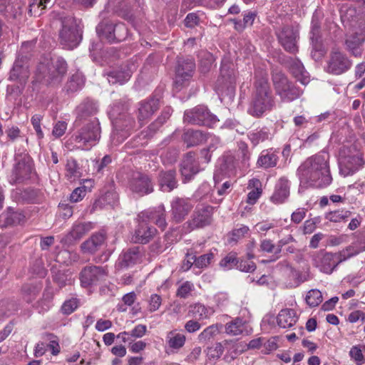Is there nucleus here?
<instances>
[{
    "mask_svg": "<svg viewBox=\"0 0 365 365\" xmlns=\"http://www.w3.org/2000/svg\"><path fill=\"white\" fill-rule=\"evenodd\" d=\"M329 155L321 152L308 158L297 169L301 183L315 187H324L332 181L330 173Z\"/></svg>",
    "mask_w": 365,
    "mask_h": 365,
    "instance_id": "obj_1",
    "label": "nucleus"
},
{
    "mask_svg": "<svg viewBox=\"0 0 365 365\" xmlns=\"http://www.w3.org/2000/svg\"><path fill=\"white\" fill-rule=\"evenodd\" d=\"M275 106L274 97L267 76L257 77L247 112L253 117L260 118Z\"/></svg>",
    "mask_w": 365,
    "mask_h": 365,
    "instance_id": "obj_2",
    "label": "nucleus"
},
{
    "mask_svg": "<svg viewBox=\"0 0 365 365\" xmlns=\"http://www.w3.org/2000/svg\"><path fill=\"white\" fill-rule=\"evenodd\" d=\"M75 126L77 130L73 134L71 140L78 148L88 150L99 142L101 128L97 118L81 122L80 125L75 123Z\"/></svg>",
    "mask_w": 365,
    "mask_h": 365,
    "instance_id": "obj_3",
    "label": "nucleus"
},
{
    "mask_svg": "<svg viewBox=\"0 0 365 365\" xmlns=\"http://www.w3.org/2000/svg\"><path fill=\"white\" fill-rule=\"evenodd\" d=\"M67 72V63L61 57L56 59L44 58L37 67L38 78L48 83H59Z\"/></svg>",
    "mask_w": 365,
    "mask_h": 365,
    "instance_id": "obj_4",
    "label": "nucleus"
},
{
    "mask_svg": "<svg viewBox=\"0 0 365 365\" xmlns=\"http://www.w3.org/2000/svg\"><path fill=\"white\" fill-rule=\"evenodd\" d=\"M272 82L275 93L282 102L294 101L302 94V90L281 72L273 73Z\"/></svg>",
    "mask_w": 365,
    "mask_h": 365,
    "instance_id": "obj_5",
    "label": "nucleus"
},
{
    "mask_svg": "<svg viewBox=\"0 0 365 365\" xmlns=\"http://www.w3.org/2000/svg\"><path fill=\"white\" fill-rule=\"evenodd\" d=\"M60 22L59 43L66 49H73L77 47L81 39L75 19L71 16H65L61 18Z\"/></svg>",
    "mask_w": 365,
    "mask_h": 365,
    "instance_id": "obj_6",
    "label": "nucleus"
},
{
    "mask_svg": "<svg viewBox=\"0 0 365 365\" xmlns=\"http://www.w3.org/2000/svg\"><path fill=\"white\" fill-rule=\"evenodd\" d=\"M15 163L9 176L11 184L20 183L31 178L34 172V165L31 157L26 153L15 155Z\"/></svg>",
    "mask_w": 365,
    "mask_h": 365,
    "instance_id": "obj_7",
    "label": "nucleus"
},
{
    "mask_svg": "<svg viewBox=\"0 0 365 365\" xmlns=\"http://www.w3.org/2000/svg\"><path fill=\"white\" fill-rule=\"evenodd\" d=\"M351 153V149L348 148H343L339 152V172L344 177L353 175L364 164L362 155L359 152Z\"/></svg>",
    "mask_w": 365,
    "mask_h": 365,
    "instance_id": "obj_8",
    "label": "nucleus"
},
{
    "mask_svg": "<svg viewBox=\"0 0 365 365\" xmlns=\"http://www.w3.org/2000/svg\"><path fill=\"white\" fill-rule=\"evenodd\" d=\"M184 121L191 124L213 127L219 120L206 107L198 106L185 112Z\"/></svg>",
    "mask_w": 365,
    "mask_h": 365,
    "instance_id": "obj_9",
    "label": "nucleus"
},
{
    "mask_svg": "<svg viewBox=\"0 0 365 365\" xmlns=\"http://www.w3.org/2000/svg\"><path fill=\"white\" fill-rule=\"evenodd\" d=\"M213 207L210 205L197 206L191 216V219L183 225L186 232L194 229L201 228L208 225L212 222Z\"/></svg>",
    "mask_w": 365,
    "mask_h": 365,
    "instance_id": "obj_10",
    "label": "nucleus"
},
{
    "mask_svg": "<svg viewBox=\"0 0 365 365\" xmlns=\"http://www.w3.org/2000/svg\"><path fill=\"white\" fill-rule=\"evenodd\" d=\"M107 275L108 271L103 267L86 266L81 269L79 274L81 285L84 288L96 285L98 282L105 280Z\"/></svg>",
    "mask_w": 365,
    "mask_h": 365,
    "instance_id": "obj_11",
    "label": "nucleus"
},
{
    "mask_svg": "<svg viewBox=\"0 0 365 365\" xmlns=\"http://www.w3.org/2000/svg\"><path fill=\"white\" fill-rule=\"evenodd\" d=\"M313 264L326 274H331L341 263L336 253L319 252L312 257Z\"/></svg>",
    "mask_w": 365,
    "mask_h": 365,
    "instance_id": "obj_12",
    "label": "nucleus"
},
{
    "mask_svg": "<svg viewBox=\"0 0 365 365\" xmlns=\"http://www.w3.org/2000/svg\"><path fill=\"white\" fill-rule=\"evenodd\" d=\"M279 43L288 52L294 53L298 51L297 45L298 31L293 26H285L277 32Z\"/></svg>",
    "mask_w": 365,
    "mask_h": 365,
    "instance_id": "obj_13",
    "label": "nucleus"
},
{
    "mask_svg": "<svg viewBox=\"0 0 365 365\" xmlns=\"http://www.w3.org/2000/svg\"><path fill=\"white\" fill-rule=\"evenodd\" d=\"M351 66V61L344 53L333 51L328 61L327 71L334 75H340L349 71Z\"/></svg>",
    "mask_w": 365,
    "mask_h": 365,
    "instance_id": "obj_14",
    "label": "nucleus"
},
{
    "mask_svg": "<svg viewBox=\"0 0 365 365\" xmlns=\"http://www.w3.org/2000/svg\"><path fill=\"white\" fill-rule=\"evenodd\" d=\"M130 189L140 195H148L153 191V183L150 178L140 172L133 173L129 180Z\"/></svg>",
    "mask_w": 365,
    "mask_h": 365,
    "instance_id": "obj_15",
    "label": "nucleus"
},
{
    "mask_svg": "<svg viewBox=\"0 0 365 365\" xmlns=\"http://www.w3.org/2000/svg\"><path fill=\"white\" fill-rule=\"evenodd\" d=\"M193 206L189 198H174L170 203L172 219L178 223L183 221Z\"/></svg>",
    "mask_w": 365,
    "mask_h": 365,
    "instance_id": "obj_16",
    "label": "nucleus"
},
{
    "mask_svg": "<svg viewBox=\"0 0 365 365\" xmlns=\"http://www.w3.org/2000/svg\"><path fill=\"white\" fill-rule=\"evenodd\" d=\"M30 72L29 66L25 61L21 59H16L9 72L8 80L16 83L18 88H23L26 85Z\"/></svg>",
    "mask_w": 365,
    "mask_h": 365,
    "instance_id": "obj_17",
    "label": "nucleus"
},
{
    "mask_svg": "<svg viewBox=\"0 0 365 365\" xmlns=\"http://www.w3.org/2000/svg\"><path fill=\"white\" fill-rule=\"evenodd\" d=\"M195 68V64L190 59L179 60L178 61L175 80L177 88H181L186 85L187 82L191 79Z\"/></svg>",
    "mask_w": 365,
    "mask_h": 365,
    "instance_id": "obj_18",
    "label": "nucleus"
},
{
    "mask_svg": "<svg viewBox=\"0 0 365 365\" xmlns=\"http://www.w3.org/2000/svg\"><path fill=\"white\" fill-rule=\"evenodd\" d=\"M165 215L164 205H160L156 207L140 212L138 215V219L145 220L147 222H153L164 230L167 226Z\"/></svg>",
    "mask_w": 365,
    "mask_h": 365,
    "instance_id": "obj_19",
    "label": "nucleus"
},
{
    "mask_svg": "<svg viewBox=\"0 0 365 365\" xmlns=\"http://www.w3.org/2000/svg\"><path fill=\"white\" fill-rule=\"evenodd\" d=\"M235 73L234 66L229 61H222L220 73L216 81V88L217 90L222 91L225 88H229L235 83Z\"/></svg>",
    "mask_w": 365,
    "mask_h": 365,
    "instance_id": "obj_20",
    "label": "nucleus"
},
{
    "mask_svg": "<svg viewBox=\"0 0 365 365\" xmlns=\"http://www.w3.org/2000/svg\"><path fill=\"white\" fill-rule=\"evenodd\" d=\"M117 112V108L115 106L113 107L110 110V115L113 118L114 135H118V132L121 130L125 133L123 134V137L126 138L128 135V131L133 128L135 121L128 113H122L119 116H115Z\"/></svg>",
    "mask_w": 365,
    "mask_h": 365,
    "instance_id": "obj_21",
    "label": "nucleus"
},
{
    "mask_svg": "<svg viewBox=\"0 0 365 365\" xmlns=\"http://www.w3.org/2000/svg\"><path fill=\"white\" fill-rule=\"evenodd\" d=\"M157 230L145 220L139 219L132 240L135 243L146 244L156 235Z\"/></svg>",
    "mask_w": 365,
    "mask_h": 365,
    "instance_id": "obj_22",
    "label": "nucleus"
},
{
    "mask_svg": "<svg viewBox=\"0 0 365 365\" xmlns=\"http://www.w3.org/2000/svg\"><path fill=\"white\" fill-rule=\"evenodd\" d=\"M180 172L184 182L190 181L200 172L198 163L195 160L192 153H187L184 158L180 165Z\"/></svg>",
    "mask_w": 365,
    "mask_h": 365,
    "instance_id": "obj_23",
    "label": "nucleus"
},
{
    "mask_svg": "<svg viewBox=\"0 0 365 365\" xmlns=\"http://www.w3.org/2000/svg\"><path fill=\"white\" fill-rule=\"evenodd\" d=\"M159 108V99L155 97L142 101L138 104V119L140 125L150 118Z\"/></svg>",
    "mask_w": 365,
    "mask_h": 365,
    "instance_id": "obj_24",
    "label": "nucleus"
},
{
    "mask_svg": "<svg viewBox=\"0 0 365 365\" xmlns=\"http://www.w3.org/2000/svg\"><path fill=\"white\" fill-rule=\"evenodd\" d=\"M97 112L98 106L95 102L90 100L83 101L77 108V118L75 123L80 125L81 122L88 120L91 118H96L94 115Z\"/></svg>",
    "mask_w": 365,
    "mask_h": 365,
    "instance_id": "obj_25",
    "label": "nucleus"
},
{
    "mask_svg": "<svg viewBox=\"0 0 365 365\" xmlns=\"http://www.w3.org/2000/svg\"><path fill=\"white\" fill-rule=\"evenodd\" d=\"M283 275L287 279L286 283L289 287H297L304 281L301 273L293 268L287 262L281 264Z\"/></svg>",
    "mask_w": 365,
    "mask_h": 365,
    "instance_id": "obj_26",
    "label": "nucleus"
},
{
    "mask_svg": "<svg viewBox=\"0 0 365 365\" xmlns=\"http://www.w3.org/2000/svg\"><path fill=\"white\" fill-rule=\"evenodd\" d=\"M364 251H365V240L359 239L336 254L341 262H343Z\"/></svg>",
    "mask_w": 365,
    "mask_h": 365,
    "instance_id": "obj_27",
    "label": "nucleus"
},
{
    "mask_svg": "<svg viewBox=\"0 0 365 365\" xmlns=\"http://www.w3.org/2000/svg\"><path fill=\"white\" fill-rule=\"evenodd\" d=\"M289 195V182L285 178H281L275 185V190L271 197V200L280 204L284 202Z\"/></svg>",
    "mask_w": 365,
    "mask_h": 365,
    "instance_id": "obj_28",
    "label": "nucleus"
},
{
    "mask_svg": "<svg viewBox=\"0 0 365 365\" xmlns=\"http://www.w3.org/2000/svg\"><path fill=\"white\" fill-rule=\"evenodd\" d=\"M106 241L103 232H97L91 235L86 241L81 244V248L84 253L93 254L99 250Z\"/></svg>",
    "mask_w": 365,
    "mask_h": 365,
    "instance_id": "obj_29",
    "label": "nucleus"
},
{
    "mask_svg": "<svg viewBox=\"0 0 365 365\" xmlns=\"http://www.w3.org/2000/svg\"><path fill=\"white\" fill-rule=\"evenodd\" d=\"M289 68L293 76L303 85L309 82V73L299 59L291 58L289 61Z\"/></svg>",
    "mask_w": 365,
    "mask_h": 365,
    "instance_id": "obj_30",
    "label": "nucleus"
},
{
    "mask_svg": "<svg viewBox=\"0 0 365 365\" xmlns=\"http://www.w3.org/2000/svg\"><path fill=\"white\" fill-rule=\"evenodd\" d=\"M297 319L296 312L292 309H282L277 317L278 326L284 329L292 327L297 322Z\"/></svg>",
    "mask_w": 365,
    "mask_h": 365,
    "instance_id": "obj_31",
    "label": "nucleus"
},
{
    "mask_svg": "<svg viewBox=\"0 0 365 365\" xmlns=\"http://www.w3.org/2000/svg\"><path fill=\"white\" fill-rule=\"evenodd\" d=\"M140 259V252L138 247L131 248L120 255L118 266L120 268H127L136 264Z\"/></svg>",
    "mask_w": 365,
    "mask_h": 365,
    "instance_id": "obj_32",
    "label": "nucleus"
},
{
    "mask_svg": "<svg viewBox=\"0 0 365 365\" xmlns=\"http://www.w3.org/2000/svg\"><path fill=\"white\" fill-rule=\"evenodd\" d=\"M25 216L21 211L9 207L6 212L0 216L1 226L16 225L24 222Z\"/></svg>",
    "mask_w": 365,
    "mask_h": 365,
    "instance_id": "obj_33",
    "label": "nucleus"
},
{
    "mask_svg": "<svg viewBox=\"0 0 365 365\" xmlns=\"http://www.w3.org/2000/svg\"><path fill=\"white\" fill-rule=\"evenodd\" d=\"M214 313L212 307L197 303L190 307L188 316L198 321L209 319Z\"/></svg>",
    "mask_w": 365,
    "mask_h": 365,
    "instance_id": "obj_34",
    "label": "nucleus"
},
{
    "mask_svg": "<svg viewBox=\"0 0 365 365\" xmlns=\"http://www.w3.org/2000/svg\"><path fill=\"white\" fill-rule=\"evenodd\" d=\"M133 73L130 67L125 66L118 70L112 71L108 73L107 79L110 84H123L127 82Z\"/></svg>",
    "mask_w": 365,
    "mask_h": 365,
    "instance_id": "obj_35",
    "label": "nucleus"
},
{
    "mask_svg": "<svg viewBox=\"0 0 365 365\" xmlns=\"http://www.w3.org/2000/svg\"><path fill=\"white\" fill-rule=\"evenodd\" d=\"M171 113L172 110L170 108H167L164 110L161 116H160L155 122L150 124L146 130H143L138 136V138L141 140L150 138L158 128L170 118Z\"/></svg>",
    "mask_w": 365,
    "mask_h": 365,
    "instance_id": "obj_36",
    "label": "nucleus"
},
{
    "mask_svg": "<svg viewBox=\"0 0 365 365\" xmlns=\"http://www.w3.org/2000/svg\"><path fill=\"white\" fill-rule=\"evenodd\" d=\"M208 134L200 130H188L183 134L184 143L187 147L195 146L206 141Z\"/></svg>",
    "mask_w": 365,
    "mask_h": 365,
    "instance_id": "obj_37",
    "label": "nucleus"
},
{
    "mask_svg": "<svg viewBox=\"0 0 365 365\" xmlns=\"http://www.w3.org/2000/svg\"><path fill=\"white\" fill-rule=\"evenodd\" d=\"M175 175V171L173 170L160 173L159 182L164 192H170L177 187Z\"/></svg>",
    "mask_w": 365,
    "mask_h": 365,
    "instance_id": "obj_38",
    "label": "nucleus"
},
{
    "mask_svg": "<svg viewBox=\"0 0 365 365\" xmlns=\"http://www.w3.org/2000/svg\"><path fill=\"white\" fill-rule=\"evenodd\" d=\"M225 333L230 336H237L246 331V322L240 317H236L225 326Z\"/></svg>",
    "mask_w": 365,
    "mask_h": 365,
    "instance_id": "obj_39",
    "label": "nucleus"
},
{
    "mask_svg": "<svg viewBox=\"0 0 365 365\" xmlns=\"http://www.w3.org/2000/svg\"><path fill=\"white\" fill-rule=\"evenodd\" d=\"M278 161L277 155L271 150H262L258 158L257 165L259 168L267 169L277 165Z\"/></svg>",
    "mask_w": 365,
    "mask_h": 365,
    "instance_id": "obj_40",
    "label": "nucleus"
},
{
    "mask_svg": "<svg viewBox=\"0 0 365 365\" xmlns=\"http://www.w3.org/2000/svg\"><path fill=\"white\" fill-rule=\"evenodd\" d=\"M247 188L251 190L247 194V202L254 205L262 195V183L259 180L252 178L249 181Z\"/></svg>",
    "mask_w": 365,
    "mask_h": 365,
    "instance_id": "obj_41",
    "label": "nucleus"
},
{
    "mask_svg": "<svg viewBox=\"0 0 365 365\" xmlns=\"http://www.w3.org/2000/svg\"><path fill=\"white\" fill-rule=\"evenodd\" d=\"M186 337L184 334L178 333L175 331H169L166 336V342L172 350H179L185 343Z\"/></svg>",
    "mask_w": 365,
    "mask_h": 365,
    "instance_id": "obj_42",
    "label": "nucleus"
},
{
    "mask_svg": "<svg viewBox=\"0 0 365 365\" xmlns=\"http://www.w3.org/2000/svg\"><path fill=\"white\" fill-rule=\"evenodd\" d=\"M269 131L267 128H258L248 133L247 137L253 146H257L269 138Z\"/></svg>",
    "mask_w": 365,
    "mask_h": 365,
    "instance_id": "obj_43",
    "label": "nucleus"
},
{
    "mask_svg": "<svg viewBox=\"0 0 365 365\" xmlns=\"http://www.w3.org/2000/svg\"><path fill=\"white\" fill-rule=\"evenodd\" d=\"M93 228L91 222H78L73 225L68 235L73 240H79Z\"/></svg>",
    "mask_w": 365,
    "mask_h": 365,
    "instance_id": "obj_44",
    "label": "nucleus"
},
{
    "mask_svg": "<svg viewBox=\"0 0 365 365\" xmlns=\"http://www.w3.org/2000/svg\"><path fill=\"white\" fill-rule=\"evenodd\" d=\"M0 14L6 19H15L19 14L13 0H0Z\"/></svg>",
    "mask_w": 365,
    "mask_h": 365,
    "instance_id": "obj_45",
    "label": "nucleus"
},
{
    "mask_svg": "<svg viewBox=\"0 0 365 365\" xmlns=\"http://www.w3.org/2000/svg\"><path fill=\"white\" fill-rule=\"evenodd\" d=\"M363 41L356 35L349 36L345 41L346 49L354 56H359L361 54V49L360 47Z\"/></svg>",
    "mask_w": 365,
    "mask_h": 365,
    "instance_id": "obj_46",
    "label": "nucleus"
},
{
    "mask_svg": "<svg viewBox=\"0 0 365 365\" xmlns=\"http://www.w3.org/2000/svg\"><path fill=\"white\" fill-rule=\"evenodd\" d=\"M113 35L108 36L109 43H115L125 40L128 34V31L126 26L123 23L115 24Z\"/></svg>",
    "mask_w": 365,
    "mask_h": 365,
    "instance_id": "obj_47",
    "label": "nucleus"
},
{
    "mask_svg": "<svg viewBox=\"0 0 365 365\" xmlns=\"http://www.w3.org/2000/svg\"><path fill=\"white\" fill-rule=\"evenodd\" d=\"M84 83L85 79L83 75L80 72H76L71 76L69 81L67 82V91L71 92L77 91L83 88Z\"/></svg>",
    "mask_w": 365,
    "mask_h": 365,
    "instance_id": "obj_48",
    "label": "nucleus"
},
{
    "mask_svg": "<svg viewBox=\"0 0 365 365\" xmlns=\"http://www.w3.org/2000/svg\"><path fill=\"white\" fill-rule=\"evenodd\" d=\"M222 325L212 324L205 328L197 336L200 343H207L213 339L220 331V327Z\"/></svg>",
    "mask_w": 365,
    "mask_h": 365,
    "instance_id": "obj_49",
    "label": "nucleus"
},
{
    "mask_svg": "<svg viewBox=\"0 0 365 365\" xmlns=\"http://www.w3.org/2000/svg\"><path fill=\"white\" fill-rule=\"evenodd\" d=\"M198 58L200 69L204 73L207 72L211 68L215 61L213 55L207 51H201L198 54Z\"/></svg>",
    "mask_w": 365,
    "mask_h": 365,
    "instance_id": "obj_50",
    "label": "nucleus"
},
{
    "mask_svg": "<svg viewBox=\"0 0 365 365\" xmlns=\"http://www.w3.org/2000/svg\"><path fill=\"white\" fill-rule=\"evenodd\" d=\"M115 24L109 21H102L96 27V32L102 40L108 42V36L113 35Z\"/></svg>",
    "mask_w": 365,
    "mask_h": 365,
    "instance_id": "obj_51",
    "label": "nucleus"
},
{
    "mask_svg": "<svg viewBox=\"0 0 365 365\" xmlns=\"http://www.w3.org/2000/svg\"><path fill=\"white\" fill-rule=\"evenodd\" d=\"M52 4V0H32L29 4V13L31 16L40 15L41 14L38 12L39 9L43 10L48 6H51Z\"/></svg>",
    "mask_w": 365,
    "mask_h": 365,
    "instance_id": "obj_52",
    "label": "nucleus"
},
{
    "mask_svg": "<svg viewBox=\"0 0 365 365\" xmlns=\"http://www.w3.org/2000/svg\"><path fill=\"white\" fill-rule=\"evenodd\" d=\"M66 176L71 180H74L80 176L79 168L76 161L73 158L67 160L66 165Z\"/></svg>",
    "mask_w": 365,
    "mask_h": 365,
    "instance_id": "obj_53",
    "label": "nucleus"
},
{
    "mask_svg": "<svg viewBox=\"0 0 365 365\" xmlns=\"http://www.w3.org/2000/svg\"><path fill=\"white\" fill-rule=\"evenodd\" d=\"M351 215L349 210H335L326 214L325 218L330 222H341L348 219Z\"/></svg>",
    "mask_w": 365,
    "mask_h": 365,
    "instance_id": "obj_54",
    "label": "nucleus"
},
{
    "mask_svg": "<svg viewBox=\"0 0 365 365\" xmlns=\"http://www.w3.org/2000/svg\"><path fill=\"white\" fill-rule=\"evenodd\" d=\"M322 300V292L318 289H311L306 296V302L309 307H317Z\"/></svg>",
    "mask_w": 365,
    "mask_h": 365,
    "instance_id": "obj_55",
    "label": "nucleus"
},
{
    "mask_svg": "<svg viewBox=\"0 0 365 365\" xmlns=\"http://www.w3.org/2000/svg\"><path fill=\"white\" fill-rule=\"evenodd\" d=\"M214 255L210 252L205 255H202L198 257L195 256H191L190 259L193 260L195 265L198 268L207 267L213 259Z\"/></svg>",
    "mask_w": 365,
    "mask_h": 365,
    "instance_id": "obj_56",
    "label": "nucleus"
},
{
    "mask_svg": "<svg viewBox=\"0 0 365 365\" xmlns=\"http://www.w3.org/2000/svg\"><path fill=\"white\" fill-rule=\"evenodd\" d=\"M237 258L235 253H229L220 262V265L224 269H231L236 267L237 264Z\"/></svg>",
    "mask_w": 365,
    "mask_h": 365,
    "instance_id": "obj_57",
    "label": "nucleus"
},
{
    "mask_svg": "<svg viewBox=\"0 0 365 365\" xmlns=\"http://www.w3.org/2000/svg\"><path fill=\"white\" fill-rule=\"evenodd\" d=\"M211 190H212V188H211L210 185L207 182H204L195 191L194 197L197 200L204 199L210 194Z\"/></svg>",
    "mask_w": 365,
    "mask_h": 365,
    "instance_id": "obj_58",
    "label": "nucleus"
},
{
    "mask_svg": "<svg viewBox=\"0 0 365 365\" xmlns=\"http://www.w3.org/2000/svg\"><path fill=\"white\" fill-rule=\"evenodd\" d=\"M193 289V284L190 282H185L178 288L177 295L181 298H187Z\"/></svg>",
    "mask_w": 365,
    "mask_h": 365,
    "instance_id": "obj_59",
    "label": "nucleus"
},
{
    "mask_svg": "<svg viewBox=\"0 0 365 365\" xmlns=\"http://www.w3.org/2000/svg\"><path fill=\"white\" fill-rule=\"evenodd\" d=\"M223 351V346L220 343H217L213 346L208 349L207 356L210 359H218L222 356Z\"/></svg>",
    "mask_w": 365,
    "mask_h": 365,
    "instance_id": "obj_60",
    "label": "nucleus"
},
{
    "mask_svg": "<svg viewBox=\"0 0 365 365\" xmlns=\"http://www.w3.org/2000/svg\"><path fill=\"white\" fill-rule=\"evenodd\" d=\"M236 268L241 272H252L255 270L256 265L253 262L247 260H237Z\"/></svg>",
    "mask_w": 365,
    "mask_h": 365,
    "instance_id": "obj_61",
    "label": "nucleus"
},
{
    "mask_svg": "<svg viewBox=\"0 0 365 365\" xmlns=\"http://www.w3.org/2000/svg\"><path fill=\"white\" fill-rule=\"evenodd\" d=\"M128 332L131 339L142 338L146 334L147 327L144 324H138L130 331Z\"/></svg>",
    "mask_w": 365,
    "mask_h": 365,
    "instance_id": "obj_62",
    "label": "nucleus"
},
{
    "mask_svg": "<svg viewBox=\"0 0 365 365\" xmlns=\"http://www.w3.org/2000/svg\"><path fill=\"white\" fill-rule=\"evenodd\" d=\"M349 355L356 361L357 365L364 363V356L359 347L356 346H353L349 351Z\"/></svg>",
    "mask_w": 365,
    "mask_h": 365,
    "instance_id": "obj_63",
    "label": "nucleus"
},
{
    "mask_svg": "<svg viewBox=\"0 0 365 365\" xmlns=\"http://www.w3.org/2000/svg\"><path fill=\"white\" fill-rule=\"evenodd\" d=\"M48 339L49 343L46 345V348H48L51 351L53 355H58L60 353L61 348L57 337L50 334Z\"/></svg>",
    "mask_w": 365,
    "mask_h": 365,
    "instance_id": "obj_64",
    "label": "nucleus"
}]
</instances>
